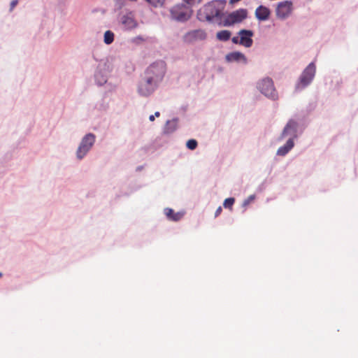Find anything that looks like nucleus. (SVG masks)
<instances>
[{"label": "nucleus", "mask_w": 358, "mask_h": 358, "mask_svg": "<svg viewBox=\"0 0 358 358\" xmlns=\"http://www.w3.org/2000/svg\"><path fill=\"white\" fill-rule=\"evenodd\" d=\"M185 3L189 5L193 6L196 4H199L201 2V0H183Z\"/></svg>", "instance_id": "5701e85b"}, {"label": "nucleus", "mask_w": 358, "mask_h": 358, "mask_svg": "<svg viewBox=\"0 0 358 358\" xmlns=\"http://www.w3.org/2000/svg\"><path fill=\"white\" fill-rule=\"evenodd\" d=\"M122 24L124 25V29L127 30H130L136 28L137 27V22L136 20L130 15H124L122 17Z\"/></svg>", "instance_id": "2eb2a0df"}, {"label": "nucleus", "mask_w": 358, "mask_h": 358, "mask_svg": "<svg viewBox=\"0 0 358 358\" xmlns=\"http://www.w3.org/2000/svg\"><path fill=\"white\" fill-rule=\"evenodd\" d=\"M158 84L151 80V78L144 76L138 85V92L141 96H148L154 92Z\"/></svg>", "instance_id": "0eeeda50"}, {"label": "nucleus", "mask_w": 358, "mask_h": 358, "mask_svg": "<svg viewBox=\"0 0 358 358\" xmlns=\"http://www.w3.org/2000/svg\"><path fill=\"white\" fill-rule=\"evenodd\" d=\"M95 142V136L93 134H87L82 139L80 144L77 150V157L79 159H83L88 151L91 149Z\"/></svg>", "instance_id": "423d86ee"}, {"label": "nucleus", "mask_w": 358, "mask_h": 358, "mask_svg": "<svg viewBox=\"0 0 358 358\" xmlns=\"http://www.w3.org/2000/svg\"><path fill=\"white\" fill-rule=\"evenodd\" d=\"M149 120L151 121V122H153L155 120V116L153 115H150L149 117Z\"/></svg>", "instance_id": "cd10ccee"}, {"label": "nucleus", "mask_w": 358, "mask_h": 358, "mask_svg": "<svg viewBox=\"0 0 358 358\" xmlns=\"http://www.w3.org/2000/svg\"><path fill=\"white\" fill-rule=\"evenodd\" d=\"M238 35L240 37V45L245 47L250 48L252 45L253 40L252 36L254 33L251 30L241 29L238 32Z\"/></svg>", "instance_id": "9b49d317"}, {"label": "nucleus", "mask_w": 358, "mask_h": 358, "mask_svg": "<svg viewBox=\"0 0 358 358\" xmlns=\"http://www.w3.org/2000/svg\"><path fill=\"white\" fill-rule=\"evenodd\" d=\"M294 145V140L292 138H289L285 145L281 146L278 149L277 155L279 156H285L292 149Z\"/></svg>", "instance_id": "dca6fc26"}, {"label": "nucleus", "mask_w": 358, "mask_h": 358, "mask_svg": "<svg viewBox=\"0 0 358 358\" xmlns=\"http://www.w3.org/2000/svg\"><path fill=\"white\" fill-rule=\"evenodd\" d=\"M231 36V32L229 30H222L217 33L216 37L220 41H227Z\"/></svg>", "instance_id": "a211bd4d"}, {"label": "nucleus", "mask_w": 358, "mask_h": 358, "mask_svg": "<svg viewBox=\"0 0 358 358\" xmlns=\"http://www.w3.org/2000/svg\"><path fill=\"white\" fill-rule=\"evenodd\" d=\"M1 275H2V273H0V277H1Z\"/></svg>", "instance_id": "7c9ffc66"}, {"label": "nucleus", "mask_w": 358, "mask_h": 358, "mask_svg": "<svg viewBox=\"0 0 358 358\" xmlns=\"http://www.w3.org/2000/svg\"><path fill=\"white\" fill-rule=\"evenodd\" d=\"M18 3L17 0H13L10 3V10H13V8L17 6Z\"/></svg>", "instance_id": "393cba45"}, {"label": "nucleus", "mask_w": 358, "mask_h": 358, "mask_svg": "<svg viewBox=\"0 0 358 358\" xmlns=\"http://www.w3.org/2000/svg\"><path fill=\"white\" fill-rule=\"evenodd\" d=\"M207 34L203 29H194L187 32L182 37L186 43H193L196 41H203L206 38Z\"/></svg>", "instance_id": "9d476101"}, {"label": "nucleus", "mask_w": 358, "mask_h": 358, "mask_svg": "<svg viewBox=\"0 0 358 358\" xmlns=\"http://www.w3.org/2000/svg\"><path fill=\"white\" fill-rule=\"evenodd\" d=\"M154 115L155 117H159V115H160V113H159V112H158V111H157V112H155V115Z\"/></svg>", "instance_id": "c85d7f7f"}, {"label": "nucleus", "mask_w": 358, "mask_h": 358, "mask_svg": "<svg viewBox=\"0 0 358 358\" xmlns=\"http://www.w3.org/2000/svg\"><path fill=\"white\" fill-rule=\"evenodd\" d=\"M270 14V10L264 6H259L255 10V17L260 21L268 20Z\"/></svg>", "instance_id": "ddd939ff"}, {"label": "nucleus", "mask_w": 358, "mask_h": 358, "mask_svg": "<svg viewBox=\"0 0 358 358\" xmlns=\"http://www.w3.org/2000/svg\"><path fill=\"white\" fill-rule=\"evenodd\" d=\"M296 128L297 123L294 120H289L281 134L280 139L289 136V138L294 140V138L296 136Z\"/></svg>", "instance_id": "f8f14e48"}, {"label": "nucleus", "mask_w": 358, "mask_h": 358, "mask_svg": "<svg viewBox=\"0 0 358 358\" xmlns=\"http://www.w3.org/2000/svg\"><path fill=\"white\" fill-rule=\"evenodd\" d=\"M165 214L167 217L172 221H178L183 217L182 213H175L174 210L171 208H166Z\"/></svg>", "instance_id": "f3484780"}, {"label": "nucleus", "mask_w": 358, "mask_h": 358, "mask_svg": "<svg viewBox=\"0 0 358 358\" xmlns=\"http://www.w3.org/2000/svg\"><path fill=\"white\" fill-rule=\"evenodd\" d=\"M171 17L179 22L187 21L191 16L188 10L181 5H176L171 9Z\"/></svg>", "instance_id": "1a4fd4ad"}, {"label": "nucleus", "mask_w": 358, "mask_h": 358, "mask_svg": "<svg viewBox=\"0 0 358 358\" xmlns=\"http://www.w3.org/2000/svg\"><path fill=\"white\" fill-rule=\"evenodd\" d=\"M197 141L194 139H190L187 141L186 145L187 148L191 150H195L197 147Z\"/></svg>", "instance_id": "4be33fe9"}, {"label": "nucleus", "mask_w": 358, "mask_h": 358, "mask_svg": "<svg viewBox=\"0 0 358 358\" xmlns=\"http://www.w3.org/2000/svg\"><path fill=\"white\" fill-rule=\"evenodd\" d=\"M104 43L107 45L112 43L114 41V34L111 31H106L104 34Z\"/></svg>", "instance_id": "6ab92c4d"}, {"label": "nucleus", "mask_w": 358, "mask_h": 358, "mask_svg": "<svg viewBox=\"0 0 358 358\" xmlns=\"http://www.w3.org/2000/svg\"><path fill=\"white\" fill-rule=\"evenodd\" d=\"M252 199H253V196H250L248 200H246V201H244V205H245H245H248V204L250 203V201L251 200H252Z\"/></svg>", "instance_id": "bb28decb"}, {"label": "nucleus", "mask_w": 358, "mask_h": 358, "mask_svg": "<svg viewBox=\"0 0 358 358\" xmlns=\"http://www.w3.org/2000/svg\"><path fill=\"white\" fill-rule=\"evenodd\" d=\"M234 202L235 199L234 198H227L224 200L223 206L225 208L231 209Z\"/></svg>", "instance_id": "412c9836"}, {"label": "nucleus", "mask_w": 358, "mask_h": 358, "mask_svg": "<svg viewBox=\"0 0 358 358\" xmlns=\"http://www.w3.org/2000/svg\"><path fill=\"white\" fill-rule=\"evenodd\" d=\"M165 72V63L163 62H158L153 63L146 69L145 76L151 78V80L159 84L162 80Z\"/></svg>", "instance_id": "f257e3e1"}, {"label": "nucleus", "mask_w": 358, "mask_h": 358, "mask_svg": "<svg viewBox=\"0 0 358 358\" xmlns=\"http://www.w3.org/2000/svg\"><path fill=\"white\" fill-rule=\"evenodd\" d=\"M226 60L229 62H243V63L247 62V59L245 56L240 52H232L226 55Z\"/></svg>", "instance_id": "4468645a"}, {"label": "nucleus", "mask_w": 358, "mask_h": 358, "mask_svg": "<svg viewBox=\"0 0 358 358\" xmlns=\"http://www.w3.org/2000/svg\"><path fill=\"white\" fill-rule=\"evenodd\" d=\"M148 3L153 7H162L164 6L165 0H145Z\"/></svg>", "instance_id": "aec40b11"}, {"label": "nucleus", "mask_w": 358, "mask_h": 358, "mask_svg": "<svg viewBox=\"0 0 358 358\" xmlns=\"http://www.w3.org/2000/svg\"><path fill=\"white\" fill-rule=\"evenodd\" d=\"M220 10L217 8L216 1L210 2L199 10L198 15L201 20L211 21L215 17H219Z\"/></svg>", "instance_id": "f03ea898"}, {"label": "nucleus", "mask_w": 358, "mask_h": 358, "mask_svg": "<svg viewBox=\"0 0 358 358\" xmlns=\"http://www.w3.org/2000/svg\"><path fill=\"white\" fill-rule=\"evenodd\" d=\"M248 17V11L246 9L240 8L226 16L223 21L224 26L229 27L235 24L243 22Z\"/></svg>", "instance_id": "20e7f679"}, {"label": "nucleus", "mask_w": 358, "mask_h": 358, "mask_svg": "<svg viewBox=\"0 0 358 358\" xmlns=\"http://www.w3.org/2000/svg\"><path fill=\"white\" fill-rule=\"evenodd\" d=\"M238 41H240V37L239 36H234L231 38V41L234 44H239L240 45V42H238Z\"/></svg>", "instance_id": "b1692460"}, {"label": "nucleus", "mask_w": 358, "mask_h": 358, "mask_svg": "<svg viewBox=\"0 0 358 358\" xmlns=\"http://www.w3.org/2000/svg\"><path fill=\"white\" fill-rule=\"evenodd\" d=\"M257 88L266 96L273 100L278 99V93L275 89L273 82L270 78H264L257 84Z\"/></svg>", "instance_id": "7ed1b4c3"}, {"label": "nucleus", "mask_w": 358, "mask_h": 358, "mask_svg": "<svg viewBox=\"0 0 358 358\" xmlns=\"http://www.w3.org/2000/svg\"><path fill=\"white\" fill-rule=\"evenodd\" d=\"M222 207H221V206H219V207L217 208V210H216V211H215V217H216L219 216V215H220V213H222Z\"/></svg>", "instance_id": "a878e982"}, {"label": "nucleus", "mask_w": 358, "mask_h": 358, "mask_svg": "<svg viewBox=\"0 0 358 358\" xmlns=\"http://www.w3.org/2000/svg\"><path fill=\"white\" fill-rule=\"evenodd\" d=\"M315 65L311 62L303 71L300 76L299 83L297 84L296 90H300L308 85L313 80L315 74Z\"/></svg>", "instance_id": "39448f33"}, {"label": "nucleus", "mask_w": 358, "mask_h": 358, "mask_svg": "<svg viewBox=\"0 0 358 358\" xmlns=\"http://www.w3.org/2000/svg\"><path fill=\"white\" fill-rule=\"evenodd\" d=\"M103 83H106V79H103Z\"/></svg>", "instance_id": "c756f323"}, {"label": "nucleus", "mask_w": 358, "mask_h": 358, "mask_svg": "<svg viewBox=\"0 0 358 358\" xmlns=\"http://www.w3.org/2000/svg\"><path fill=\"white\" fill-rule=\"evenodd\" d=\"M293 3L291 1H283L279 2L276 6L275 15L278 19L285 20L292 13Z\"/></svg>", "instance_id": "6e6552de"}]
</instances>
